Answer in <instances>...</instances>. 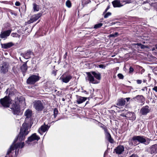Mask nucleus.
<instances>
[{"label": "nucleus", "instance_id": "14", "mask_svg": "<svg viewBox=\"0 0 157 157\" xmlns=\"http://www.w3.org/2000/svg\"><path fill=\"white\" fill-rule=\"evenodd\" d=\"M76 102L78 104H80L85 101L87 98L86 97H82L78 95H76Z\"/></svg>", "mask_w": 157, "mask_h": 157}, {"label": "nucleus", "instance_id": "20", "mask_svg": "<svg viewBox=\"0 0 157 157\" xmlns=\"http://www.w3.org/2000/svg\"><path fill=\"white\" fill-rule=\"evenodd\" d=\"M125 104V99L121 98L118 100L117 105L119 106H124Z\"/></svg>", "mask_w": 157, "mask_h": 157}, {"label": "nucleus", "instance_id": "50", "mask_svg": "<svg viewBox=\"0 0 157 157\" xmlns=\"http://www.w3.org/2000/svg\"><path fill=\"white\" fill-rule=\"evenodd\" d=\"M124 111H126V110H124V109H123V110H120L119 111V112H124Z\"/></svg>", "mask_w": 157, "mask_h": 157}, {"label": "nucleus", "instance_id": "44", "mask_svg": "<svg viewBox=\"0 0 157 157\" xmlns=\"http://www.w3.org/2000/svg\"><path fill=\"white\" fill-rule=\"evenodd\" d=\"M129 73H131L133 72L134 71V69L132 67H130L129 69Z\"/></svg>", "mask_w": 157, "mask_h": 157}, {"label": "nucleus", "instance_id": "2", "mask_svg": "<svg viewBox=\"0 0 157 157\" xmlns=\"http://www.w3.org/2000/svg\"><path fill=\"white\" fill-rule=\"evenodd\" d=\"M87 75V78L90 83L93 84H97L99 82L94 79V77L96 79L100 80L101 79V74L99 72L95 71L87 72L86 73Z\"/></svg>", "mask_w": 157, "mask_h": 157}, {"label": "nucleus", "instance_id": "36", "mask_svg": "<svg viewBox=\"0 0 157 157\" xmlns=\"http://www.w3.org/2000/svg\"><path fill=\"white\" fill-rule=\"evenodd\" d=\"M111 15V13L110 12H108L106 13L104 17L105 18H107L109 16H110Z\"/></svg>", "mask_w": 157, "mask_h": 157}, {"label": "nucleus", "instance_id": "62", "mask_svg": "<svg viewBox=\"0 0 157 157\" xmlns=\"http://www.w3.org/2000/svg\"><path fill=\"white\" fill-rule=\"evenodd\" d=\"M52 122H54V121H52Z\"/></svg>", "mask_w": 157, "mask_h": 157}, {"label": "nucleus", "instance_id": "37", "mask_svg": "<svg viewBox=\"0 0 157 157\" xmlns=\"http://www.w3.org/2000/svg\"><path fill=\"white\" fill-rule=\"evenodd\" d=\"M117 76L120 79H123L124 78L123 75L120 73L118 74Z\"/></svg>", "mask_w": 157, "mask_h": 157}, {"label": "nucleus", "instance_id": "33", "mask_svg": "<svg viewBox=\"0 0 157 157\" xmlns=\"http://www.w3.org/2000/svg\"><path fill=\"white\" fill-rule=\"evenodd\" d=\"M122 3H125V4L129 3L131 2V0H121Z\"/></svg>", "mask_w": 157, "mask_h": 157}, {"label": "nucleus", "instance_id": "53", "mask_svg": "<svg viewBox=\"0 0 157 157\" xmlns=\"http://www.w3.org/2000/svg\"><path fill=\"white\" fill-rule=\"evenodd\" d=\"M125 99H126L127 100V101H128L130 99V98H126Z\"/></svg>", "mask_w": 157, "mask_h": 157}, {"label": "nucleus", "instance_id": "46", "mask_svg": "<svg viewBox=\"0 0 157 157\" xmlns=\"http://www.w3.org/2000/svg\"><path fill=\"white\" fill-rule=\"evenodd\" d=\"M109 8H110V6H108L107 7L105 10L104 12L103 13V14L105 13Z\"/></svg>", "mask_w": 157, "mask_h": 157}, {"label": "nucleus", "instance_id": "13", "mask_svg": "<svg viewBox=\"0 0 157 157\" xmlns=\"http://www.w3.org/2000/svg\"><path fill=\"white\" fill-rule=\"evenodd\" d=\"M72 78V77L71 75H63L61 77L62 82L65 83L69 82Z\"/></svg>", "mask_w": 157, "mask_h": 157}, {"label": "nucleus", "instance_id": "60", "mask_svg": "<svg viewBox=\"0 0 157 157\" xmlns=\"http://www.w3.org/2000/svg\"><path fill=\"white\" fill-rule=\"evenodd\" d=\"M146 8H145L144 9H145V10H146Z\"/></svg>", "mask_w": 157, "mask_h": 157}, {"label": "nucleus", "instance_id": "12", "mask_svg": "<svg viewBox=\"0 0 157 157\" xmlns=\"http://www.w3.org/2000/svg\"><path fill=\"white\" fill-rule=\"evenodd\" d=\"M42 15V13H39L37 14L33 15L29 22V23H32L37 20Z\"/></svg>", "mask_w": 157, "mask_h": 157}, {"label": "nucleus", "instance_id": "3", "mask_svg": "<svg viewBox=\"0 0 157 157\" xmlns=\"http://www.w3.org/2000/svg\"><path fill=\"white\" fill-rule=\"evenodd\" d=\"M33 107L37 111H41L44 108L43 103L41 101L36 100L33 102Z\"/></svg>", "mask_w": 157, "mask_h": 157}, {"label": "nucleus", "instance_id": "43", "mask_svg": "<svg viewBox=\"0 0 157 157\" xmlns=\"http://www.w3.org/2000/svg\"><path fill=\"white\" fill-rule=\"evenodd\" d=\"M103 129L104 130L105 132L107 133V135H108V131H107V130L106 128V126H104V127H103Z\"/></svg>", "mask_w": 157, "mask_h": 157}, {"label": "nucleus", "instance_id": "57", "mask_svg": "<svg viewBox=\"0 0 157 157\" xmlns=\"http://www.w3.org/2000/svg\"><path fill=\"white\" fill-rule=\"evenodd\" d=\"M144 70H142V72H144Z\"/></svg>", "mask_w": 157, "mask_h": 157}, {"label": "nucleus", "instance_id": "40", "mask_svg": "<svg viewBox=\"0 0 157 157\" xmlns=\"http://www.w3.org/2000/svg\"><path fill=\"white\" fill-rule=\"evenodd\" d=\"M98 67L99 68H103V69H105V66L103 64L99 65L98 66Z\"/></svg>", "mask_w": 157, "mask_h": 157}, {"label": "nucleus", "instance_id": "30", "mask_svg": "<svg viewBox=\"0 0 157 157\" xmlns=\"http://www.w3.org/2000/svg\"><path fill=\"white\" fill-rule=\"evenodd\" d=\"M66 5L67 7L68 8L71 7V1L69 0H67L66 2Z\"/></svg>", "mask_w": 157, "mask_h": 157}, {"label": "nucleus", "instance_id": "11", "mask_svg": "<svg viewBox=\"0 0 157 157\" xmlns=\"http://www.w3.org/2000/svg\"><path fill=\"white\" fill-rule=\"evenodd\" d=\"M50 126L46 125L44 124V125H42L38 129V132L41 135H42L43 133L48 131L50 128Z\"/></svg>", "mask_w": 157, "mask_h": 157}, {"label": "nucleus", "instance_id": "1", "mask_svg": "<svg viewBox=\"0 0 157 157\" xmlns=\"http://www.w3.org/2000/svg\"><path fill=\"white\" fill-rule=\"evenodd\" d=\"M28 126V123L24 122L23 124L18 137L17 138H15L12 144L8 149L5 157H10L9 154L13 153L14 150H15V155L17 156L18 153L19 148H22L24 147L25 145V143L24 142L17 143L16 144L15 143L17 141V139L19 140L20 141L24 140L25 139V136L28 134L29 132V128Z\"/></svg>", "mask_w": 157, "mask_h": 157}, {"label": "nucleus", "instance_id": "5", "mask_svg": "<svg viewBox=\"0 0 157 157\" xmlns=\"http://www.w3.org/2000/svg\"><path fill=\"white\" fill-rule=\"evenodd\" d=\"M0 101V103L2 106L5 107H9L11 101L8 97L6 96L4 98L1 99Z\"/></svg>", "mask_w": 157, "mask_h": 157}, {"label": "nucleus", "instance_id": "27", "mask_svg": "<svg viewBox=\"0 0 157 157\" xmlns=\"http://www.w3.org/2000/svg\"><path fill=\"white\" fill-rule=\"evenodd\" d=\"M107 136L108 138V140L111 143H113V140L112 138L111 135L110 134L108 133V135H107Z\"/></svg>", "mask_w": 157, "mask_h": 157}, {"label": "nucleus", "instance_id": "42", "mask_svg": "<svg viewBox=\"0 0 157 157\" xmlns=\"http://www.w3.org/2000/svg\"><path fill=\"white\" fill-rule=\"evenodd\" d=\"M10 13L12 15H13L15 16H16L17 15V14L16 13L12 11H10Z\"/></svg>", "mask_w": 157, "mask_h": 157}, {"label": "nucleus", "instance_id": "10", "mask_svg": "<svg viewBox=\"0 0 157 157\" xmlns=\"http://www.w3.org/2000/svg\"><path fill=\"white\" fill-rule=\"evenodd\" d=\"M9 67V64L8 63L4 62L2 64L0 68V70L1 73H5L8 71Z\"/></svg>", "mask_w": 157, "mask_h": 157}, {"label": "nucleus", "instance_id": "54", "mask_svg": "<svg viewBox=\"0 0 157 157\" xmlns=\"http://www.w3.org/2000/svg\"><path fill=\"white\" fill-rule=\"evenodd\" d=\"M136 45L138 46H140L141 45V44H136Z\"/></svg>", "mask_w": 157, "mask_h": 157}, {"label": "nucleus", "instance_id": "28", "mask_svg": "<svg viewBox=\"0 0 157 157\" xmlns=\"http://www.w3.org/2000/svg\"><path fill=\"white\" fill-rule=\"evenodd\" d=\"M135 98L138 100L142 101L144 100V97L142 95H137L135 97Z\"/></svg>", "mask_w": 157, "mask_h": 157}, {"label": "nucleus", "instance_id": "18", "mask_svg": "<svg viewBox=\"0 0 157 157\" xmlns=\"http://www.w3.org/2000/svg\"><path fill=\"white\" fill-rule=\"evenodd\" d=\"M13 45L14 44L11 42L1 44L2 47L4 49L9 48L13 46Z\"/></svg>", "mask_w": 157, "mask_h": 157}, {"label": "nucleus", "instance_id": "38", "mask_svg": "<svg viewBox=\"0 0 157 157\" xmlns=\"http://www.w3.org/2000/svg\"><path fill=\"white\" fill-rule=\"evenodd\" d=\"M129 114H127V113L126 114H125L124 113H122L121 114H120V116L122 117H130V116L129 115Z\"/></svg>", "mask_w": 157, "mask_h": 157}, {"label": "nucleus", "instance_id": "58", "mask_svg": "<svg viewBox=\"0 0 157 157\" xmlns=\"http://www.w3.org/2000/svg\"><path fill=\"white\" fill-rule=\"evenodd\" d=\"M88 103V101H86V105Z\"/></svg>", "mask_w": 157, "mask_h": 157}, {"label": "nucleus", "instance_id": "9", "mask_svg": "<svg viewBox=\"0 0 157 157\" xmlns=\"http://www.w3.org/2000/svg\"><path fill=\"white\" fill-rule=\"evenodd\" d=\"M132 140L133 141V143H134V145H135L137 141H138L139 142L141 143H144L146 142V140L143 136H134L132 138Z\"/></svg>", "mask_w": 157, "mask_h": 157}, {"label": "nucleus", "instance_id": "26", "mask_svg": "<svg viewBox=\"0 0 157 157\" xmlns=\"http://www.w3.org/2000/svg\"><path fill=\"white\" fill-rule=\"evenodd\" d=\"M53 112L54 114L52 115L51 116V117H52L53 118L54 117V118H55L56 117L58 113V111L57 109L56 108L54 109Z\"/></svg>", "mask_w": 157, "mask_h": 157}, {"label": "nucleus", "instance_id": "55", "mask_svg": "<svg viewBox=\"0 0 157 157\" xmlns=\"http://www.w3.org/2000/svg\"><path fill=\"white\" fill-rule=\"evenodd\" d=\"M104 126H104V125H102L101 126V127L102 128H103V127H104Z\"/></svg>", "mask_w": 157, "mask_h": 157}, {"label": "nucleus", "instance_id": "6", "mask_svg": "<svg viewBox=\"0 0 157 157\" xmlns=\"http://www.w3.org/2000/svg\"><path fill=\"white\" fill-rule=\"evenodd\" d=\"M40 139L39 136L37 135L36 133H34L28 138L27 140L26 141V143L28 144H30L31 142L33 141L36 140L37 141Z\"/></svg>", "mask_w": 157, "mask_h": 157}, {"label": "nucleus", "instance_id": "41", "mask_svg": "<svg viewBox=\"0 0 157 157\" xmlns=\"http://www.w3.org/2000/svg\"><path fill=\"white\" fill-rule=\"evenodd\" d=\"M12 91L10 90V89H7L6 90V92L7 93H8V92H9V94H10L12 93Z\"/></svg>", "mask_w": 157, "mask_h": 157}, {"label": "nucleus", "instance_id": "17", "mask_svg": "<svg viewBox=\"0 0 157 157\" xmlns=\"http://www.w3.org/2000/svg\"><path fill=\"white\" fill-rule=\"evenodd\" d=\"M150 152L151 154H155L157 152V145L152 146L150 148Z\"/></svg>", "mask_w": 157, "mask_h": 157}, {"label": "nucleus", "instance_id": "25", "mask_svg": "<svg viewBox=\"0 0 157 157\" xmlns=\"http://www.w3.org/2000/svg\"><path fill=\"white\" fill-rule=\"evenodd\" d=\"M33 5V9L34 11H38L39 10V6L37 4L34 3Z\"/></svg>", "mask_w": 157, "mask_h": 157}, {"label": "nucleus", "instance_id": "49", "mask_svg": "<svg viewBox=\"0 0 157 157\" xmlns=\"http://www.w3.org/2000/svg\"><path fill=\"white\" fill-rule=\"evenodd\" d=\"M152 89L153 90H155L156 92H157V86H155Z\"/></svg>", "mask_w": 157, "mask_h": 157}, {"label": "nucleus", "instance_id": "4", "mask_svg": "<svg viewBox=\"0 0 157 157\" xmlns=\"http://www.w3.org/2000/svg\"><path fill=\"white\" fill-rule=\"evenodd\" d=\"M40 79L39 76L36 75H32L30 76L27 80V82L28 84H33L38 81Z\"/></svg>", "mask_w": 157, "mask_h": 157}, {"label": "nucleus", "instance_id": "19", "mask_svg": "<svg viewBox=\"0 0 157 157\" xmlns=\"http://www.w3.org/2000/svg\"><path fill=\"white\" fill-rule=\"evenodd\" d=\"M32 54V52L30 50H28L25 53L23 54V57L25 59H28L30 57V55Z\"/></svg>", "mask_w": 157, "mask_h": 157}, {"label": "nucleus", "instance_id": "7", "mask_svg": "<svg viewBox=\"0 0 157 157\" xmlns=\"http://www.w3.org/2000/svg\"><path fill=\"white\" fill-rule=\"evenodd\" d=\"M11 109L13 110L14 114L18 115L20 113V109L19 105L16 103H13L11 106Z\"/></svg>", "mask_w": 157, "mask_h": 157}, {"label": "nucleus", "instance_id": "15", "mask_svg": "<svg viewBox=\"0 0 157 157\" xmlns=\"http://www.w3.org/2000/svg\"><path fill=\"white\" fill-rule=\"evenodd\" d=\"M124 148L123 146L119 145L115 149L114 151L116 153L118 154H121L123 152Z\"/></svg>", "mask_w": 157, "mask_h": 157}, {"label": "nucleus", "instance_id": "16", "mask_svg": "<svg viewBox=\"0 0 157 157\" xmlns=\"http://www.w3.org/2000/svg\"><path fill=\"white\" fill-rule=\"evenodd\" d=\"M121 0H115L112 2L114 7H120L122 6L123 5L121 3Z\"/></svg>", "mask_w": 157, "mask_h": 157}, {"label": "nucleus", "instance_id": "22", "mask_svg": "<svg viewBox=\"0 0 157 157\" xmlns=\"http://www.w3.org/2000/svg\"><path fill=\"white\" fill-rule=\"evenodd\" d=\"M27 62H25L23 64V65L21 66L20 68L21 71L23 73L26 72L27 70Z\"/></svg>", "mask_w": 157, "mask_h": 157}, {"label": "nucleus", "instance_id": "35", "mask_svg": "<svg viewBox=\"0 0 157 157\" xmlns=\"http://www.w3.org/2000/svg\"><path fill=\"white\" fill-rule=\"evenodd\" d=\"M151 5L155 8L156 10L157 8V2L151 3Z\"/></svg>", "mask_w": 157, "mask_h": 157}, {"label": "nucleus", "instance_id": "39", "mask_svg": "<svg viewBox=\"0 0 157 157\" xmlns=\"http://www.w3.org/2000/svg\"><path fill=\"white\" fill-rule=\"evenodd\" d=\"M157 50V44L155 45V47H153L151 49V51L153 52H154L153 53H156V52L155 51H156Z\"/></svg>", "mask_w": 157, "mask_h": 157}, {"label": "nucleus", "instance_id": "32", "mask_svg": "<svg viewBox=\"0 0 157 157\" xmlns=\"http://www.w3.org/2000/svg\"><path fill=\"white\" fill-rule=\"evenodd\" d=\"M118 35V33L116 32L114 34H111L109 35V37H116Z\"/></svg>", "mask_w": 157, "mask_h": 157}, {"label": "nucleus", "instance_id": "23", "mask_svg": "<svg viewBox=\"0 0 157 157\" xmlns=\"http://www.w3.org/2000/svg\"><path fill=\"white\" fill-rule=\"evenodd\" d=\"M32 111L29 109H27L25 113V115L26 116V119L29 118L32 115Z\"/></svg>", "mask_w": 157, "mask_h": 157}, {"label": "nucleus", "instance_id": "21", "mask_svg": "<svg viewBox=\"0 0 157 157\" xmlns=\"http://www.w3.org/2000/svg\"><path fill=\"white\" fill-rule=\"evenodd\" d=\"M127 114H129V115L130 117H127L130 120L133 121L136 119V116L134 113L132 112H128Z\"/></svg>", "mask_w": 157, "mask_h": 157}, {"label": "nucleus", "instance_id": "45", "mask_svg": "<svg viewBox=\"0 0 157 157\" xmlns=\"http://www.w3.org/2000/svg\"><path fill=\"white\" fill-rule=\"evenodd\" d=\"M151 60H148V61H150L152 60H154V59L155 58V57L154 56H151Z\"/></svg>", "mask_w": 157, "mask_h": 157}, {"label": "nucleus", "instance_id": "59", "mask_svg": "<svg viewBox=\"0 0 157 157\" xmlns=\"http://www.w3.org/2000/svg\"><path fill=\"white\" fill-rule=\"evenodd\" d=\"M149 51H150V50H151V49H149L148 50Z\"/></svg>", "mask_w": 157, "mask_h": 157}, {"label": "nucleus", "instance_id": "31", "mask_svg": "<svg viewBox=\"0 0 157 157\" xmlns=\"http://www.w3.org/2000/svg\"><path fill=\"white\" fill-rule=\"evenodd\" d=\"M11 36L13 37H19V38L20 37V35H18L17 33H11Z\"/></svg>", "mask_w": 157, "mask_h": 157}, {"label": "nucleus", "instance_id": "47", "mask_svg": "<svg viewBox=\"0 0 157 157\" xmlns=\"http://www.w3.org/2000/svg\"><path fill=\"white\" fill-rule=\"evenodd\" d=\"M20 5V3L18 2H15V5L16 6H19Z\"/></svg>", "mask_w": 157, "mask_h": 157}, {"label": "nucleus", "instance_id": "29", "mask_svg": "<svg viewBox=\"0 0 157 157\" xmlns=\"http://www.w3.org/2000/svg\"><path fill=\"white\" fill-rule=\"evenodd\" d=\"M103 25V24L101 23H98V24H96L94 25V28L95 29H97L100 28Z\"/></svg>", "mask_w": 157, "mask_h": 157}, {"label": "nucleus", "instance_id": "34", "mask_svg": "<svg viewBox=\"0 0 157 157\" xmlns=\"http://www.w3.org/2000/svg\"><path fill=\"white\" fill-rule=\"evenodd\" d=\"M82 3L83 4H87L90 2V0H82Z\"/></svg>", "mask_w": 157, "mask_h": 157}, {"label": "nucleus", "instance_id": "48", "mask_svg": "<svg viewBox=\"0 0 157 157\" xmlns=\"http://www.w3.org/2000/svg\"><path fill=\"white\" fill-rule=\"evenodd\" d=\"M136 82H137V83H138V84H141V82H142V81L141 80H137L136 81Z\"/></svg>", "mask_w": 157, "mask_h": 157}, {"label": "nucleus", "instance_id": "61", "mask_svg": "<svg viewBox=\"0 0 157 157\" xmlns=\"http://www.w3.org/2000/svg\"><path fill=\"white\" fill-rule=\"evenodd\" d=\"M56 75V73H55V75Z\"/></svg>", "mask_w": 157, "mask_h": 157}, {"label": "nucleus", "instance_id": "51", "mask_svg": "<svg viewBox=\"0 0 157 157\" xmlns=\"http://www.w3.org/2000/svg\"><path fill=\"white\" fill-rule=\"evenodd\" d=\"M82 93H86V94H88V93L87 92V91H86V90H83V91H82Z\"/></svg>", "mask_w": 157, "mask_h": 157}, {"label": "nucleus", "instance_id": "24", "mask_svg": "<svg viewBox=\"0 0 157 157\" xmlns=\"http://www.w3.org/2000/svg\"><path fill=\"white\" fill-rule=\"evenodd\" d=\"M142 114L143 115H145L147 113V106H146L143 107L141 110Z\"/></svg>", "mask_w": 157, "mask_h": 157}, {"label": "nucleus", "instance_id": "52", "mask_svg": "<svg viewBox=\"0 0 157 157\" xmlns=\"http://www.w3.org/2000/svg\"><path fill=\"white\" fill-rule=\"evenodd\" d=\"M67 54V52H66L65 54L64 55V57L65 58L66 57V56Z\"/></svg>", "mask_w": 157, "mask_h": 157}, {"label": "nucleus", "instance_id": "8", "mask_svg": "<svg viewBox=\"0 0 157 157\" xmlns=\"http://www.w3.org/2000/svg\"><path fill=\"white\" fill-rule=\"evenodd\" d=\"M12 30L9 29L5 31H2L0 34V37L2 39L5 40L10 35Z\"/></svg>", "mask_w": 157, "mask_h": 157}, {"label": "nucleus", "instance_id": "56", "mask_svg": "<svg viewBox=\"0 0 157 157\" xmlns=\"http://www.w3.org/2000/svg\"><path fill=\"white\" fill-rule=\"evenodd\" d=\"M62 100L63 101H65V99L64 98H63Z\"/></svg>", "mask_w": 157, "mask_h": 157}]
</instances>
